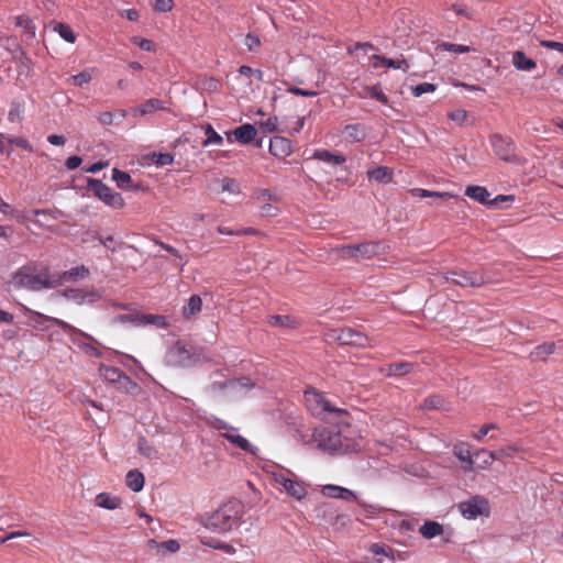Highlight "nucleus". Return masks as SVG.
<instances>
[{"label": "nucleus", "mask_w": 563, "mask_h": 563, "mask_svg": "<svg viewBox=\"0 0 563 563\" xmlns=\"http://www.w3.org/2000/svg\"><path fill=\"white\" fill-rule=\"evenodd\" d=\"M336 340L341 344L353 345L357 347L368 346L369 339L362 332L356 331L352 328H344L336 331Z\"/></svg>", "instance_id": "15"}, {"label": "nucleus", "mask_w": 563, "mask_h": 563, "mask_svg": "<svg viewBox=\"0 0 563 563\" xmlns=\"http://www.w3.org/2000/svg\"><path fill=\"white\" fill-rule=\"evenodd\" d=\"M92 69H85L81 73L73 76L70 80L75 86H84L85 84H88L92 79Z\"/></svg>", "instance_id": "54"}, {"label": "nucleus", "mask_w": 563, "mask_h": 563, "mask_svg": "<svg viewBox=\"0 0 563 563\" xmlns=\"http://www.w3.org/2000/svg\"><path fill=\"white\" fill-rule=\"evenodd\" d=\"M369 552L376 556L384 555L389 559L390 562H394V553L390 548L380 544V543H373L369 547Z\"/></svg>", "instance_id": "48"}, {"label": "nucleus", "mask_w": 563, "mask_h": 563, "mask_svg": "<svg viewBox=\"0 0 563 563\" xmlns=\"http://www.w3.org/2000/svg\"><path fill=\"white\" fill-rule=\"evenodd\" d=\"M514 450H515L514 446H509L508 449H499L496 451H486L484 449H479L475 452V457H476V460H478L481 456H483V457H485V461H482L481 463H478L477 467L481 470H484V468L488 467L494 461L500 460L504 456H509L510 454L508 451H514Z\"/></svg>", "instance_id": "18"}, {"label": "nucleus", "mask_w": 563, "mask_h": 563, "mask_svg": "<svg viewBox=\"0 0 563 563\" xmlns=\"http://www.w3.org/2000/svg\"><path fill=\"white\" fill-rule=\"evenodd\" d=\"M89 268L85 265H79L65 271L59 276L60 283L77 282L78 279H85L89 276Z\"/></svg>", "instance_id": "29"}, {"label": "nucleus", "mask_w": 563, "mask_h": 563, "mask_svg": "<svg viewBox=\"0 0 563 563\" xmlns=\"http://www.w3.org/2000/svg\"><path fill=\"white\" fill-rule=\"evenodd\" d=\"M268 323L274 327H285V328H296L298 325V322L296 320H294L291 317L286 316V314L269 316Z\"/></svg>", "instance_id": "43"}, {"label": "nucleus", "mask_w": 563, "mask_h": 563, "mask_svg": "<svg viewBox=\"0 0 563 563\" xmlns=\"http://www.w3.org/2000/svg\"><path fill=\"white\" fill-rule=\"evenodd\" d=\"M558 346L559 347H563V341L562 340L558 341V343H555V342H544V343L536 346L531 351L530 358L533 362L545 361L549 355H551V354H553L555 352Z\"/></svg>", "instance_id": "22"}, {"label": "nucleus", "mask_w": 563, "mask_h": 563, "mask_svg": "<svg viewBox=\"0 0 563 563\" xmlns=\"http://www.w3.org/2000/svg\"><path fill=\"white\" fill-rule=\"evenodd\" d=\"M331 423L334 426L314 428L307 443L329 454H346L361 450L356 431L347 423V418L341 423L338 420Z\"/></svg>", "instance_id": "1"}, {"label": "nucleus", "mask_w": 563, "mask_h": 563, "mask_svg": "<svg viewBox=\"0 0 563 563\" xmlns=\"http://www.w3.org/2000/svg\"><path fill=\"white\" fill-rule=\"evenodd\" d=\"M439 47L443 51L451 52L454 54H465L475 51L473 47L461 44L441 43Z\"/></svg>", "instance_id": "49"}, {"label": "nucleus", "mask_w": 563, "mask_h": 563, "mask_svg": "<svg viewBox=\"0 0 563 563\" xmlns=\"http://www.w3.org/2000/svg\"><path fill=\"white\" fill-rule=\"evenodd\" d=\"M278 119L276 117L268 118L267 120L261 122V128L266 133H273L278 130L277 128Z\"/></svg>", "instance_id": "62"}, {"label": "nucleus", "mask_w": 563, "mask_h": 563, "mask_svg": "<svg viewBox=\"0 0 563 563\" xmlns=\"http://www.w3.org/2000/svg\"><path fill=\"white\" fill-rule=\"evenodd\" d=\"M201 361L200 354L181 342L170 346L165 355V363L172 367H190Z\"/></svg>", "instance_id": "6"}, {"label": "nucleus", "mask_w": 563, "mask_h": 563, "mask_svg": "<svg viewBox=\"0 0 563 563\" xmlns=\"http://www.w3.org/2000/svg\"><path fill=\"white\" fill-rule=\"evenodd\" d=\"M243 514L244 505L238 499H231L212 514L202 516L200 522L206 529L224 534L239 526Z\"/></svg>", "instance_id": "2"}, {"label": "nucleus", "mask_w": 563, "mask_h": 563, "mask_svg": "<svg viewBox=\"0 0 563 563\" xmlns=\"http://www.w3.org/2000/svg\"><path fill=\"white\" fill-rule=\"evenodd\" d=\"M344 134L350 141L361 142L366 137V129L360 123L347 124L344 128Z\"/></svg>", "instance_id": "32"}, {"label": "nucleus", "mask_w": 563, "mask_h": 563, "mask_svg": "<svg viewBox=\"0 0 563 563\" xmlns=\"http://www.w3.org/2000/svg\"><path fill=\"white\" fill-rule=\"evenodd\" d=\"M49 322L53 325H56L63 330L65 334L71 340L74 344L84 350L88 355L100 357L101 352L98 347L89 342L82 341V339H87L89 341H96L90 334L81 331L80 329L67 323L66 321L57 318H49Z\"/></svg>", "instance_id": "4"}, {"label": "nucleus", "mask_w": 563, "mask_h": 563, "mask_svg": "<svg viewBox=\"0 0 563 563\" xmlns=\"http://www.w3.org/2000/svg\"><path fill=\"white\" fill-rule=\"evenodd\" d=\"M217 428L219 430H227V432L222 433V437L224 439H227L229 442H231L232 444H234L235 446H238L239 449L245 451V452H251V453H254V446L249 442L247 439H245L244 437L235 433V429L234 428H230L224 421L222 420H218L217 421Z\"/></svg>", "instance_id": "17"}, {"label": "nucleus", "mask_w": 563, "mask_h": 563, "mask_svg": "<svg viewBox=\"0 0 563 563\" xmlns=\"http://www.w3.org/2000/svg\"><path fill=\"white\" fill-rule=\"evenodd\" d=\"M174 7L173 0H156L154 9L158 12H169Z\"/></svg>", "instance_id": "64"}, {"label": "nucleus", "mask_w": 563, "mask_h": 563, "mask_svg": "<svg viewBox=\"0 0 563 563\" xmlns=\"http://www.w3.org/2000/svg\"><path fill=\"white\" fill-rule=\"evenodd\" d=\"M88 189L98 197L102 202L107 206L121 209L124 207V199L122 196L112 190L108 185L103 184L100 179L88 178L87 180Z\"/></svg>", "instance_id": "7"}, {"label": "nucleus", "mask_w": 563, "mask_h": 563, "mask_svg": "<svg viewBox=\"0 0 563 563\" xmlns=\"http://www.w3.org/2000/svg\"><path fill=\"white\" fill-rule=\"evenodd\" d=\"M115 320L121 323L129 322L136 327L153 324V325L163 328L166 325V321L163 316L150 314V313L148 314H139V313L121 314V316H118Z\"/></svg>", "instance_id": "13"}, {"label": "nucleus", "mask_w": 563, "mask_h": 563, "mask_svg": "<svg viewBox=\"0 0 563 563\" xmlns=\"http://www.w3.org/2000/svg\"><path fill=\"white\" fill-rule=\"evenodd\" d=\"M62 296L76 305H93L101 298V292L97 289L85 290L81 288H67Z\"/></svg>", "instance_id": "12"}, {"label": "nucleus", "mask_w": 563, "mask_h": 563, "mask_svg": "<svg viewBox=\"0 0 563 563\" xmlns=\"http://www.w3.org/2000/svg\"><path fill=\"white\" fill-rule=\"evenodd\" d=\"M202 543L209 548L221 550L225 552L227 554H234L236 552L235 548L229 543H224L221 541H202Z\"/></svg>", "instance_id": "52"}, {"label": "nucleus", "mask_w": 563, "mask_h": 563, "mask_svg": "<svg viewBox=\"0 0 563 563\" xmlns=\"http://www.w3.org/2000/svg\"><path fill=\"white\" fill-rule=\"evenodd\" d=\"M498 429L497 424L495 423H487L479 428L477 432L473 434V438L476 441H482L492 430Z\"/></svg>", "instance_id": "59"}, {"label": "nucleus", "mask_w": 563, "mask_h": 563, "mask_svg": "<svg viewBox=\"0 0 563 563\" xmlns=\"http://www.w3.org/2000/svg\"><path fill=\"white\" fill-rule=\"evenodd\" d=\"M449 119L459 125H462L467 119V112L463 109H456L448 114Z\"/></svg>", "instance_id": "58"}, {"label": "nucleus", "mask_w": 563, "mask_h": 563, "mask_svg": "<svg viewBox=\"0 0 563 563\" xmlns=\"http://www.w3.org/2000/svg\"><path fill=\"white\" fill-rule=\"evenodd\" d=\"M57 211H53V210H47V209H35V210H32V211H25V210H22V211H15L13 210V216L15 217V219L20 222H26V221H32L34 224L38 225V227H42V222L38 220V219H33L31 216L33 217H38V216H49L52 217L54 220L57 219V216H56Z\"/></svg>", "instance_id": "21"}, {"label": "nucleus", "mask_w": 563, "mask_h": 563, "mask_svg": "<svg viewBox=\"0 0 563 563\" xmlns=\"http://www.w3.org/2000/svg\"><path fill=\"white\" fill-rule=\"evenodd\" d=\"M322 494L330 498H338L347 501L356 498V495L353 490L336 485H325L322 488Z\"/></svg>", "instance_id": "26"}, {"label": "nucleus", "mask_w": 563, "mask_h": 563, "mask_svg": "<svg viewBox=\"0 0 563 563\" xmlns=\"http://www.w3.org/2000/svg\"><path fill=\"white\" fill-rule=\"evenodd\" d=\"M465 196H467L468 198H471L482 205H486V203L490 205V200H489L490 194L485 187L476 186V185L467 186L465 189Z\"/></svg>", "instance_id": "30"}, {"label": "nucleus", "mask_w": 563, "mask_h": 563, "mask_svg": "<svg viewBox=\"0 0 563 563\" xmlns=\"http://www.w3.org/2000/svg\"><path fill=\"white\" fill-rule=\"evenodd\" d=\"M158 548L162 550H166L170 553H176L179 551L180 544L177 540L169 539V540L161 542Z\"/></svg>", "instance_id": "60"}, {"label": "nucleus", "mask_w": 563, "mask_h": 563, "mask_svg": "<svg viewBox=\"0 0 563 563\" xmlns=\"http://www.w3.org/2000/svg\"><path fill=\"white\" fill-rule=\"evenodd\" d=\"M232 134L234 135L235 140L241 144H249L256 136V129L254 125L245 123L235 128ZM227 136L229 140H231V133H227Z\"/></svg>", "instance_id": "24"}, {"label": "nucleus", "mask_w": 563, "mask_h": 563, "mask_svg": "<svg viewBox=\"0 0 563 563\" xmlns=\"http://www.w3.org/2000/svg\"><path fill=\"white\" fill-rule=\"evenodd\" d=\"M371 180L378 183H389L393 179V172L386 166H378L367 172Z\"/></svg>", "instance_id": "33"}, {"label": "nucleus", "mask_w": 563, "mask_h": 563, "mask_svg": "<svg viewBox=\"0 0 563 563\" xmlns=\"http://www.w3.org/2000/svg\"><path fill=\"white\" fill-rule=\"evenodd\" d=\"M244 45L249 51L255 52L261 46V40L257 35L249 33L244 38Z\"/></svg>", "instance_id": "57"}, {"label": "nucleus", "mask_w": 563, "mask_h": 563, "mask_svg": "<svg viewBox=\"0 0 563 563\" xmlns=\"http://www.w3.org/2000/svg\"><path fill=\"white\" fill-rule=\"evenodd\" d=\"M255 384L249 377H239L227 379L224 382H213L211 388L213 390H227L228 396L238 397L251 390Z\"/></svg>", "instance_id": "10"}, {"label": "nucleus", "mask_w": 563, "mask_h": 563, "mask_svg": "<svg viewBox=\"0 0 563 563\" xmlns=\"http://www.w3.org/2000/svg\"><path fill=\"white\" fill-rule=\"evenodd\" d=\"M412 196L418 198H428V197H438L443 199L452 198L453 195L450 192H440V191H431L422 188H415L412 189Z\"/></svg>", "instance_id": "46"}, {"label": "nucleus", "mask_w": 563, "mask_h": 563, "mask_svg": "<svg viewBox=\"0 0 563 563\" xmlns=\"http://www.w3.org/2000/svg\"><path fill=\"white\" fill-rule=\"evenodd\" d=\"M54 30L59 34V36L68 43H74L76 41V35L71 27L65 23H57Z\"/></svg>", "instance_id": "47"}, {"label": "nucleus", "mask_w": 563, "mask_h": 563, "mask_svg": "<svg viewBox=\"0 0 563 563\" xmlns=\"http://www.w3.org/2000/svg\"><path fill=\"white\" fill-rule=\"evenodd\" d=\"M137 452L148 460L158 459L157 450L143 437L137 441Z\"/></svg>", "instance_id": "40"}, {"label": "nucleus", "mask_w": 563, "mask_h": 563, "mask_svg": "<svg viewBox=\"0 0 563 563\" xmlns=\"http://www.w3.org/2000/svg\"><path fill=\"white\" fill-rule=\"evenodd\" d=\"M490 144L500 159L511 162L515 158V145L509 139L494 134L490 136Z\"/></svg>", "instance_id": "14"}, {"label": "nucleus", "mask_w": 563, "mask_h": 563, "mask_svg": "<svg viewBox=\"0 0 563 563\" xmlns=\"http://www.w3.org/2000/svg\"><path fill=\"white\" fill-rule=\"evenodd\" d=\"M165 109V102L161 99L152 98L143 102L137 111L141 115H147L158 110Z\"/></svg>", "instance_id": "36"}, {"label": "nucleus", "mask_w": 563, "mask_h": 563, "mask_svg": "<svg viewBox=\"0 0 563 563\" xmlns=\"http://www.w3.org/2000/svg\"><path fill=\"white\" fill-rule=\"evenodd\" d=\"M239 73L242 75V76H254L257 80H262L263 78V73L262 70L260 69H253L252 67L250 66H246V65H242L240 68H239Z\"/></svg>", "instance_id": "61"}, {"label": "nucleus", "mask_w": 563, "mask_h": 563, "mask_svg": "<svg viewBox=\"0 0 563 563\" xmlns=\"http://www.w3.org/2000/svg\"><path fill=\"white\" fill-rule=\"evenodd\" d=\"M449 12L454 13L455 16H463L465 19H472V14L461 4L454 3L449 9Z\"/></svg>", "instance_id": "63"}, {"label": "nucleus", "mask_w": 563, "mask_h": 563, "mask_svg": "<svg viewBox=\"0 0 563 563\" xmlns=\"http://www.w3.org/2000/svg\"><path fill=\"white\" fill-rule=\"evenodd\" d=\"M222 191H227L233 195L240 194V186L233 178L222 179Z\"/></svg>", "instance_id": "56"}, {"label": "nucleus", "mask_w": 563, "mask_h": 563, "mask_svg": "<svg viewBox=\"0 0 563 563\" xmlns=\"http://www.w3.org/2000/svg\"><path fill=\"white\" fill-rule=\"evenodd\" d=\"M100 375L110 384H119L124 374L120 368L107 365H100Z\"/></svg>", "instance_id": "35"}, {"label": "nucleus", "mask_w": 563, "mask_h": 563, "mask_svg": "<svg viewBox=\"0 0 563 563\" xmlns=\"http://www.w3.org/2000/svg\"><path fill=\"white\" fill-rule=\"evenodd\" d=\"M25 113V101L23 98H14L10 102V109L8 112V121L11 123H20L24 119Z\"/></svg>", "instance_id": "28"}, {"label": "nucleus", "mask_w": 563, "mask_h": 563, "mask_svg": "<svg viewBox=\"0 0 563 563\" xmlns=\"http://www.w3.org/2000/svg\"><path fill=\"white\" fill-rule=\"evenodd\" d=\"M313 158L334 165L343 164L346 161L345 156L341 154H333L328 150L316 151L313 153Z\"/></svg>", "instance_id": "34"}, {"label": "nucleus", "mask_w": 563, "mask_h": 563, "mask_svg": "<svg viewBox=\"0 0 563 563\" xmlns=\"http://www.w3.org/2000/svg\"><path fill=\"white\" fill-rule=\"evenodd\" d=\"M457 508L461 515L468 520H474L479 516L489 515L488 500L485 497L478 495L473 496L465 501H461L457 505Z\"/></svg>", "instance_id": "9"}, {"label": "nucleus", "mask_w": 563, "mask_h": 563, "mask_svg": "<svg viewBox=\"0 0 563 563\" xmlns=\"http://www.w3.org/2000/svg\"><path fill=\"white\" fill-rule=\"evenodd\" d=\"M453 454L454 456L464 463V471L471 472L475 470V461H474V453L471 452L470 445L467 443H459L453 446Z\"/></svg>", "instance_id": "20"}, {"label": "nucleus", "mask_w": 563, "mask_h": 563, "mask_svg": "<svg viewBox=\"0 0 563 563\" xmlns=\"http://www.w3.org/2000/svg\"><path fill=\"white\" fill-rule=\"evenodd\" d=\"M11 284L14 288H26L30 290H42L52 287V283L35 273V268L31 265L22 266L12 277Z\"/></svg>", "instance_id": "5"}, {"label": "nucleus", "mask_w": 563, "mask_h": 563, "mask_svg": "<svg viewBox=\"0 0 563 563\" xmlns=\"http://www.w3.org/2000/svg\"><path fill=\"white\" fill-rule=\"evenodd\" d=\"M120 504H121L120 498L110 496L109 494H106V493H100L96 497V505L98 507H101L104 509H109V510L117 509L120 506Z\"/></svg>", "instance_id": "38"}, {"label": "nucleus", "mask_w": 563, "mask_h": 563, "mask_svg": "<svg viewBox=\"0 0 563 563\" xmlns=\"http://www.w3.org/2000/svg\"><path fill=\"white\" fill-rule=\"evenodd\" d=\"M437 89V85L431 82H421L412 87L411 92L415 97H420L423 93L433 92Z\"/></svg>", "instance_id": "55"}, {"label": "nucleus", "mask_w": 563, "mask_h": 563, "mask_svg": "<svg viewBox=\"0 0 563 563\" xmlns=\"http://www.w3.org/2000/svg\"><path fill=\"white\" fill-rule=\"evenodd\" d=\"M284 489L287 492L288 495H290L297 500L303 499L305 496L307 495L305 486L291 478L287 482V484L284 485Z\"/></svg>", "instance_id": "37"}, {"label": "nucleus", "mask_w": 563, "mask_h": 563, "mask_svg": "<svg viewBox=\"0 0 563 563\" xmlns=\"http://www.w3.org/2000/svg\"><path fill=\"white\" fill-rule=\"evenodd\" d=\"M7 141H8L9 144H12V145H15L18 147H21L24 151H27V152H33L34 151L33 145L25 137H16V136H13V135H9V136H7Z\"/></svg>", "instance_id": "53"}, {"label": "nucleus", "mask_w": 563, "mask_h": 563, "mask_svg": "<svg viewBox=\"0 0 563 563\" xmlns=\"http://www.w3.org/2000/svg\"><path fill=\"white\" fill-rule=\"evenodd\" d=\"M371 59L373 60L374 68L387 67L393 69H402L404 71H407L408 69V62L405 58L393 59L382 55H373Z\"/></svg>", "instance_id": "23"}, {"label": "nucleus", "mask_w": 563, "mask_h": 563, "mask_svg": "<svg viewBox=\"0 0 563 563\" xmlns=\"http://www.w3.org/2000/svg\"><path fill=\"white\" fill-rule=\"evenodd\" d=\"M344 257L354 258L356 261L371 258L378 254L379 244L376 242H364L360 244L344 245L341 249Z\"/></svg>", "instance_id": "11"}, {"label": "nucleus", "mask_w": 563, "mask_h": 563, "mask_svg": "<svg viewBox=\"0 0 563 563\" xmlns=\"http://www.w3.org/2000/svg\"><path fill=\"white\" fill-rule=\"evenodd\" d=\"M444 279L461 287H481L489 282V278L483 273L463 269L446 272Z\"/></svg>", "instance_id": "8"}, {"label": "nucleus", "mask_w": 563, "mask_h": 563, "mask_svg": "<svg viewBox=\"0 0 563 563\" xmlns=\"http://www.w3.org/2000/svg\"><path fill=\"white\" fill-rule=\"evenodd\" d=\"M420 533L426 539H432L440 536L443 532L442 526L437 521H426L420 527Z\"/></svg>", "instance_id": "39"}, {"label": "nucleus", "mask_w": 563, "mask_h": 563, "mask_svg": "<svg viewBox=\"0 0 563 563\" xmlns=\"http://www.w3.org/2000/svg\"><path fill=\"white\" fill-rule=\"evenodd\" d=\"M206 140L203 141V146L209 145H222L223 139L222 136L212 128L211 124H207L205 128Z\"/></svg>", "instance_id": "44"}, {"label": "nucleus", "mask_w": 563, "mask_h": 563, "mask_svg": "<svg viewBox=\"0 0 563 563\" xmlns=\"http://www.w3.org/2000/svg\"><path fill=\"white\" fill-rule=\"evenodd\" d=\"M412 369L411 363H395L389 366V375L397 376V375H405L410 373Z\"/></svg>", "instance_id": "51"}, {"label": "nucleus", "mask_w": 563, "mask_h": 563, "mask_svg": "<svg viewBox=\"0 0 563 563\" xmlns=\"http://www.w3.org/2000/svg\"><path fill=\"white\" fill-rule=\"evenodd\" d=\"M366 96L377 100L383 104L388 103V97L377 87V86H368L365 88Z\"/></svg>", "instance_id": "50"}, {"label": "nucleus", "mask_w": 563, "mask_h": 563, "mask_svg": "<svg viewBox=\"0 0 563 563\" xmlns=\"http://www.w3.org/2000/svg\"><path fill=\"white\" fill-rule=\"evenodd\" d=\"M111 178L120 189L133 191L140 189V186L133 183L131 175L126 172L120 170L119 168L112 169Z\"/></svg>", "instance_id": "25"}, {"label": "nucleus", "mask_w": 563, "mask_h": 563, "mask_svg": "<svg viewBox=\"0 0 563 563\" xmlns=\"http://www.w3.org/2000/svg\"><path fill=\"white\" fill-rule=\"evenodd\" d=\"M201 307H202V300H201L200 296L192 295L189 298L187 305L184 306L183 313L186 317L195 316L201 311Z\"/></svg>", "instance_id": "42"}, {"label": "nucleus", "mask_w": 563, "mask_h": 563, "mask_svg": "<svg viewBox=\"0 0 563 563\" xmlns=\"http://www.w3.org/2000/svg\"><path fill=\"white\" fill-rule=\"evenodd\" d=\"M317 517L323 519L327 523L334 526L338 523H341L342 526H345L347 522H350L349 516L344 514H338L335 508L332 504L327 503L320 505L317 509Z\"/></svg>", "instance_id": "16"}, {"label": "nucleus", "mask_w": 563, "mask_h": 563, "mask_svg": "<svg viewBox=\"0 0 563 563\" xmlns=\"http://www.w3.org/2000/svg\"><path fill=\"white\" fill-rule=\"evenodd\" d=\"M445 407V399L440 395H432L426 398L421 405L422 409H443Z\"/></svg>", "instance_id": "45"}, {"label": "nucleus", "mask_w": 563, "mask_h": 563, "mask_svg": "<svg viewBox=\"0 0 563 563\" xmlns=\"http://www.w3.org/2000/svg\"><path fill=\"white\" fill-rule=\"evenodd\" d=\"M269 152L275 157L284 158L292 153L291 142L284 136H273L269 140Z\"/></svg>", "instance_id": "19"}, {"label": "nucleus", "mask_w": 563, "mask_h": 563, "mask_svg": "<svg viewBox=\"0 0 563 563\" xmlns=\"http://www.w3.org/2000/svg\"><path fill=\"white\" fill-rule=\"evenodd\" d=\"M511 63L520 71H531L537 67L536 60L528 57L522 51H515L512 53Z\"/></svg>", "instance_id": "27"}, {"label": "nucleus", "mask_w": 563, "mask_h": 563, "mask_svg": "<svg viewBox=\"0 0 563 563\" xmlns=\"http://www.w3.org/2000/svg\"><path fill=\"white\" fill-rule=\"evenodd\" d=\"M125 482H126V486L132 492L137 493L143 489L145 478H144V475L140 471L132 470V471L128 472Z\"/></svg>", "instance_id": "31"}, {"label": "nucleus", "mask_w": 563, "mask_h": 563, "mask_svg": "<svg viewBox=\"0 0 563 563\" xmlns=\"http://www.w3.org/2000/svg\"><path fill=\"white\" fill-rule=\"evenodd\" d=\"M117 388L121 391H124L130 395H136L140 391V386L137 383L132 380L128 375L123 374L119 384H117Z\"/></svg>", "instance_id": "41"}, {"label": "nucleus", "mask_w": 563, "mask_h": 563, "mask_svg": "<svg viewBox=\"0 0 563 563\" xmlns=\"http://www.w3.org/2000/svg\"><path fill=\"white\" fill-rule=\"evenodd\" d=\"M305 402L310 413L324 422L338 420L341 423L344 421V418L349 417L345 409L332 405L322 393L316 389L305 391Z\"/></svg>", "instance_id": "3"}]
</instances>
